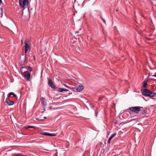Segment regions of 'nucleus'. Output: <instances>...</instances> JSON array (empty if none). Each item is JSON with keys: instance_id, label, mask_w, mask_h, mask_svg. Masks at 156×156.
<instances>
[{"instance_id": "f257e3e1", "label": "nucleus", "mask_w": 156, "mask_h": 156, "mask_svg": "<svg viewBox=\"0 0 156 156\" xmlns=\"http://www.w3.org/2000/svg\"><path fill=\"white\" fill-rule=\"evenodd\" d=\"M141 92L142 94L146 97H153L156 94L155 92L151 91L146 88L141 89Z\"/></svg>"}, {"instance_id": "f03ea898", "label": "nucleus", "mask_w": 156, "mask_h": 156, "mask_svg": "<svg viewBox=\"0 0 156 156\" xmlns=\"http://www.w3.org/2000/svg\"><path fill=\"white\" fill-rule=\"evenodd\" d=\"M19 5L23 8V10L28 7L30 5L28 0H19Z\"/></svg>"}, {"instance_id": "7ed1b4c3", "label": "nucleus", "mask_w": 156, "mask_h": 156, "mask_svg": "<svg viewBox=\"0 0 156 156\" xmlns=\"http://www.w3.org/2000/svg\"><path fill=\"white\" fill-rule=\"evenodd\" d=\"M19 5L23 8V10L28 7L30 5L28 0H19Z\"/></svg>"}, {"instance_id": "20e7f679", "label": "nucleus", "mask_w": 156, "mask_h": 156, "mask_svg": "<svg viewBox=\"0 0 156 156\" xmlns=\"http://www.w3.org/2000/svg\"><path fill=\"white\" fill-rule=\"evenodd\" d=\"M25 58H24V61L22 63L23 64H25L27 63V61L26 59V54L27 51L28 50H30V47L29 46V44L28 43H27L26 42H25Z\"/></svg>"}, {"instance_id": "39448f33", "label": "nucleus", "mask_w": 156, "mask_h": 156, "mask_svg": "<svg viewBox=\"0 0 156 156\" xmlns=\"http://www.w3.org/2000/svg\"><path fill=\"white\" fill-rule=\"evenodd\" d=\"M143 108L141 107H134L130 108L129 109L130 111L137 114L140 111L141 109Z\"/></svg>"}, {"instance_id": "423d86ee", "label": "nucleus", "mask_w": 156, "mask_h": 156, "mask_svg": "<svg viewBox=\"0 0 156 156\" xmlns=\"http://www.w3.org/2000/svg\"><path fill=\"white\" fill-rule=\"evenodd\" d=\"M22 73L23 76L27 80H28L30 78V72L27 71H23Z\"/></svg>"}, {"instance_id": "0eeeda50", "label": "nucleus", "mask_w": 156, "mask_h": 156, "mask_svg": "<svg viewBox=\"0 0 156 156\" xmlns=\"http://www.w3.org/2000/svg\"><path fill=\"white\" fill-rule=\"evenodd\" d=\"M47 79L48 80V83L49 86L52 88L55 89L56 88V86L52 82L51 80L49 77H48Z\"/></svg>"}, {"instance_id": "6e6552de", "label": "nucleus", "mask_w": 156, "mask_h": 156, "mask_svg": "<svg viewBox=\"0 0 156 156\" xmlns=\"http://www.w3.org/2000/svg\"><path fill=\"white\" fill-rule=\"evenodd\" d=\"M41 101L43 107L45 108V107L46 106L47 104L45 99L43 97L41 98Z\"/></svg>"}, {"instance_id": "1a4fd4ad", "label": "nucleus", "mask_w": 156, "mask_h": 156, "mask_svg": "<svg viewBox=\"0 0 156 156\" xmlns=\"http://www.w3.org/2000/svg\"><path fill=\"white\" fill-rule=\"evenodd\" d=\"M84 88V87L81 84H80L79 86L77 88L76 90L78 92L81 91Z\"/></svg>"}, {"instance_id": "9d476101", "label": "nucleus", "mask_w": 156, "mask_h": 156, "mask_svg": "<svg viewBox=\"0 0 156 156\" xmlns=\"http://www.w3.org/2000/svg\"><path fill=\"white\" fill-rule=\"evenodd\" d=\"M25 69H26L27 71L28 70H29L30 71H32V68H31L30 66H27V68H25V67H23L21 69V72H23V71H25Z\"/></svg>"}, {"instance_id": "9b49d317", "label": "nucleus", "mask_w": 156, "mask_h": 156, "mask_svg": "<svg viewBox=\"0 0 156 156\" xmlns=\"http://www.w3.org/2000/svg\"><path fill=\"white\" fill-rule=\"evenodd\" d=\"M141 111V113H140V116L141 117H144L146 115L147 113L145 111V110H140V111Z\"/></svg>"}, {"instance_id": "f8f14e48", "label": "nucleus", "mask_w": 156, "mask_h": 156, "mask_svg": "<svg viewBox=\"0 0 156 156\" xmlns=\"http://www.w3.org/2000/svg\"><path fill=\"white\" fill-rule=\"evenodd\" d=\"M58 91L62 92L63 91H68V89H66L64 88H59L58 90Z\"/></svg>"}, {"instance_id": "ddd939ff", "label": "nucleus", "mask_w": 156, "mask_h": 156, "mask_svg": "<svg viewBox=\"0 0 156 156\" xmlns=\"http://www.w3.org/2000/svg\"><path fill=\"white\" fill-rule=\"evenodd\" d=\"M116 135V133H114L109 138L108 141V143H109L111 140Z\"/></svg>"}, {"instance_id": "4468645a", "label": "nucleus", "mask_w": 156, "mask_h": 156, "mask_svg": "<svg viewBox=\"0 0 156 156\" xmlns=\"http://www.w3.org/2000/svg\"><path fill=\"white\" fill-rule=\"evenodd\" d=\"M147 84V81H144L143 82V87L144 88H145L146 87V85Z\"/></svg>"}, {"instance_id": "2eb2a0df", "label": "nucleus", "mask_w": 156, "mask_h": 156, "mask_svg": "<svg viewBox=\"0 0 156 156\" xmlns=\"http://www.w3.org/2000/svg\"><path fill=\"white\" fill-rule=\"evenodd\" d=\"M5 102L6 103L9 105H10V100L9 98H7L5 101Z\"/></svg>"}, {"instance_id": "dca6fc26", "label": "nucleus", "mask_w": 156, "mask_h": 156, "mask_svg": "<svg viewBox=\"0 0 156 156\" xmlns=\"http://www.w3.org/2000/svg\"><path fill=\"white\" fill-rule=\"evenodd\" d=\"M42 134H43V135L46 136H50V133L44 132H42Z\"/></svg>"}, {"instance_id": "f3484780", "label": "nucleus", "mask_w": 156, "mask_h": 156, "mask_svg": "<svg viewBox=\"0 0 156 156\" xmlns=\"http://www.w3.org/2000/svg\"><path fill=\"white\" fill-rule=\"evenodd\" d=\"M25 128L26 129H27L28 128H35V127L34 126H27L26 127H25Z\"/></svg>"}, {"instance_id": "a211bd4d", "label": "nucleus", "mask_w": 156, "mask_h": 156, "mask_svg": "<svg viewBox=\"0 0 156 156\" xmlns=\"http://www.w3.org/2000/svg\"><path fill=\"white\" fill-rule=\"evenodd\" d=\"M11 95H12L13 97H15L16 98H17L16 95L13 92H10V96Z\"/></svg>"}, {"instance_id": "6ab92c4d", "label": "nucleus", "mask_w": 156, "mask_h": 156, "mask_svg": "<svg viewBox=\"0 0 156 156\" xmlns=\"http://www.w3.org/2000/svg\"><path fill=\"white\" fill-rule=\"evenodd\" d=\"M56 135L54 133H50V136H55Z\"/></svg>"}, {"instance_id": "aec40b11", "label": "nucleus", "mask_w": 156, "mask_h": 156, "mask_svg": "<svg viewBox=\"0 0 156 156\" xmlns=\"http://www.w3.org/2000/svg\"><path fill=\"white\" fill-rule=\"evenodd\" d=\"M16 156H26L25 155L22 154H18L17 155H16Z\"/></svg>"}, {"instance_id": "412c9836", "label": "nucleus", "mask_w": 156, "mask_h": 156, "mask_svg": "<svg viewBox=\"0 0 156 156\" xmlns=\"http://www.w3.org/2000/svg\"><path fill=\"white\" fill-rule=\"evenodd\" d=\"M14 104V102L10 101V105H12Z\"/></svg>"}, {"instance_id": "4be33fe9", "label": "nucleus", "mask_w": 156, "mask_h": 156, "mask_svg": "<svg viewBox=\"0 0 156 156\" xmlns=\"http://www.w3.org/2000/svg\"><path fill=\"white\" fill-rule=\"evenodd\" d=\"M101 19L103 20L104 22L105 23V20L101 16Z\"/></svg>"}, {"instance_id": "5701e85b", "label": "nucleus", "mask_w": 156, "mask_h": 156, "mask_svg": "<svg viewBox=\"0 0 156 156\" xmlns=\"http://www.w3.org/2000/svg\"><path fill=\"white\" fill-rule=\"evenodd\" d=\"M90 105L92 108H93L94 107L93 105L91 104H90Z\"/></svg>"}, {"instance_id": "b1692460", "label": "nucleus", "mask_w": 156, "mask_h": 156, "mask_svg": "<svg viewBox=\"0 0 156 156\" xmlns=\"http://www.w3.org/2000/svg\"><path fill=\"white\" fill-rule=\"evenodd\" d=\"M10 97V93H9L8 94V97Z\"/></svg>"}, {"instance_id": "393cba45", "label": "nucleus", "mask_w": 156, "mask_h": 156, "mask_svg": "<svg viewBox=\"0 0 156 156\" xmlns=\"http://www.w3.org/2000/svg\"><path fill=\"white\" fill-rule=\"evenodd\" d=\"M152 76H154V77H156V74H154V75H153Z\"/></svg>"}, {"instance_id": "a878e982", "label": "nucleus", "mask_w": 156, "mask_h": 156, "mask_svg": "<svg viewBox=\"0 0 156 156\" xmlns=\"http://www.w3.org/2000/svg\"><path fill=\"white\" fill-rule=\"evenodd\" d=\"M2 2V0H0V3H1Z\"/></svg>"}, {"instance_id": "bb28decb", "label": "nucleus", "mask_w": 156, "mask_h": 156, "mask_svg": "<svg viewBox=\"0 0 156 156\" xmlns=\"http://www.w3.org/2000/svg\"><path fill=\"white\" fill-rule=\"evenodd\" d=\"M44 119H46V117H44Z\"/></svg>"}, {"instance_id": "cd10ccee", "label": "nucleus", "mask_w": 156, "mask_h": 156, "mask_svg": "<svg viewBox=\"0 0 156 156\" xmlns=\"http://www.w3.org/2000/svg\"><path fill=\"white\" fill-rule=\"evenodd\" d=\"M96 116H97V114H96Z\"/></svg>"}]
</instances>
